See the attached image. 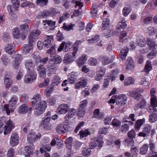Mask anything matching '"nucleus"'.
<instances>
[{
    "label": "nucleus",
    "instance_id": "obj_1",
    "mask_svg": "<svg viewBox=\"0 0 157 157\" xmlns=\"http://www.w3.org/2000/svg\"><path fill=\"white\" fill-rule=\"evenodd\" d=\"M41 97L39 94L33 96L31 99V105L33 108V113L36 116H39L44 113L47 104L45 101H41Z\"/></svg>",
    "mask_w": 157,
    "mask_h": 157
},
{
    "label": "nucleus",
    "instance_id": "obj_2",
    "mask_svg": "<svg viewBox=\"0 0 157 157\" xmlns=\"http://www.w3.org/2000/svg\"><path fill=\"white\" fill-rule=\"evenodd\" d=\"M62 61L61 57L58 55H55L49 60L47 66L48 71L49 72L48 73V76H51V74L56 70L57 68L55 67V63L59 64Z\"/></svg>",
    "mask_w": 157,
    "mask_h": 157
},
{
    "label": "nucleus",
    "instance_id": "obj_3",
    "mask_svg": "<svg viewBox=\"0 0 157 157\" xmlns=\"http://www.w3.org/2000/svg\"><path fill=\"white\" fill-rule=\"evenodd\" d=\"M146 41L149 50L151 51L150 53L147 54V57L151 59L155 56L157 54V51L156 50L157 45L155 43L153 42L152 40L150 38L147 37Z\"/></svg>",
    "mask_w": 157,
    "mask_h": 157
},
{
    "label": "nucleus",
    "instance_id": "obj_4",
    "mask_svg": "<svg viewBox=\"0 0 157 157\" xmlns=\"http://www.w3.org/2000/svg\"><path fill=\"white\" fill-rule=\"evenodd\" d=\"M72 128L68 123L58 124L56 128V132L59 134H63L72 130Z\"/></svg>",
    "mask_w": 157,
    "mask_h": 157
},
{
    "label": "nucleus",
    "instance_id": "obj_5",
    "mask_svg": "<svg viewBox=\"0 0 157 157\" xmlns=\"http://www.w3.org/2000/svg\"><path fill=\"white\" fill-rule=\"evenodd\" d=\"M28 33L27 30H14L13 32V36L15 38L24 40Z\"/></svg>",
    "mask_w": 157,
    "mask_h": 157
},
{
    "label": "nucleus",
    "instance_id": "obj_6",
    "mask_svg": "<svg viewBox=\"0 0 157 157\" xmlns=\"http://www.w3.org/2000/svg\"><path fill=\"white\" fill-rule=\"evenodd\" d=\"M41 135L39 133H36L33 131H31L29 132L27 136V140L31 142H35L38 139H40Z\"/></svg>",
    "mask_w": 157,
    "mask_h": 157
},
{
    "label": "nucleus",
    "instance_id": "obj_7",
    "mask_svg": "<svg viewBox=\"0 0 157 157\" xmlns=\"http://www.w3.org/2000/svg\"><path fill=\"white\" fill-rule=\"evenodd\" d=\"M36 75L35 72H28L24 78V82L26 83L33 82L36 79Z\"/></svg>",
    "mask_w": 157,
    "mask_h": 157
},
{
    "label": "nucleus",
    "instance_id": "obj_8",
    "mask_svg": "<svg viewBox=\"0 0 157 157\" xmlns=\"http://www.w3.org/2000/svg\"><path fill=\"white\" fill-rule=\"evenodd\" d=\"M152 128V126L150 124H147L144 126L142 131L140 132L138 134L140 137H146L149 136L151 131Z\"/></svg>",
    "mask_w": 157,
    "mask_h": 157
},
{
    "label": "nucleus",
    "instance_id": "obj_9",
    "mask_svg": "<svg viewBox=\"0 0 157 157\" xmlns=\"http://www.w3.org/2000/svg\"><path fill=\"white\" fill-rule=\"evenodd\" d=\"M30 34H29L28 38V41L29 43L34 42L35 43L36 41V38L35 37H37L40 35L41 33L40 30H30Z\"/></svg>",
    "mask_w": 157,
    "mask_h": 157
},
{
    "label": "nucleus",
    "instance_id": "obj_10",
    "mask_svg": "<svg viewBox=\"0 0 157 157\" xmlns=\"http://www.w3.org/2000/svg\"><path fill=\"white\" fill-rule=\"evenodd\" d=\"M14 127V123L10 119H9L6 121L5 126L4 134V135H7L10 133Z\"/></svg>",
    "mask_w": 157,
    "mask_h": 157
},
{
    "label": "nucleus",
    "instance_id": "obj_11",
    "mask_svg": "<svg viewBox=\"0 0 157 157\" xmlns=\"http://www.w3.org/2000/svg\"><path fill=\"white\" fill-rule=\"evenodd\" d=\"M72 44V43L70 41L67 42L63 41L61 43L59 47L58 48V51L59 52H61L63 50L65 52H67L71 48Z\"/></svg>",
    "mask_w": 157,
    "mask_h": 157
},
{
    "label": "nucleus",
    "instance_id": "obj_12",
    "mask_svg": "<svg viewBox=\"0 0 157 157\" xmlns=\"http://www.w3.org/2000/svg\"><path fill=\"white\" fill-rule=\"evenodd\" d=\"M34 145L32 143H29L25 147V157H31L34 150Z\"/></svg>",
    "mask_w": 157,
    "mask_h": 157
},
{
    "label": "nucleus",
    "instance_id": "obj_13",
    "mask_svg": "<svg viewBox=\"0 0 157 157\" xmlns=\"http://www.w3.org/2000/svg\"><path fill=\"white\" fill-rule=\"evenodd\" d=\"M51 120L49 118L43 117L39 125L43 126L44 128L49 130L52 126V124L50 123Z\"/></svg>",
    "mask_w": 157,
    "mask_h": 157
},
{
    "label": "nucleus",
    "instance_id": "obj_14",
    "mask_svg": "<svg viewBox=\"0 0 157 157\" xmlns=\"http://www.w3.org/2000/svg\"><path fill=\"white\" fill-rule=\"evenodd\" d=\"M0 108L2 112L5 111L7 115H9L11 113H12L15 109V107L10 105L9 103L5 104L4 106H2Z\"/></svg>",
    "mask_w": 157,
    "mask_h": 157
},
{
    "label": "nucleus",
    "instance_id": "obj_15",
    "mask_svg": "<svg viewBox=\"0 0 157 157\" xmlns=\"http://www.w3.org/2000/svg\"><path fill=\"white\" fill-rule=\"evenodd\" d=\"M19 142V137L17 134L16 132H13L10 137V145L12 147L15 146L18 144Z\"/></svg>",
    "mask_w": 157,
    "mask_h": 157
},
{
    "label": "nucleus",
    "instance_id": "obj_16",
    "mask_svg": "<svg viewBox=\"0 0 157 157\" xmlns=\"http://www.w3.org/2000/svg\"><path fill=\"white\" fill-rule=\"evenodd\" d=\"M32 110V108H29L26 104H24L19 106L17 109V112L19 114H24L29 111L31 112Z\"/></svg>",
    "mask_w": 157,
    "mask_h": 157
},
{
    "label": "nucleus",
    "instance_id": "obj_17",
    "mask_svg": "<svg viewBox=\"0 0 157 157\" xmlns=\"http://www.w3.org/2000/svg\"><path fill=\"white\" fill-rule=\"evenodd\" d=\"M12 62V66L14 68H17L21 62L22 59L21 55L17 54L14 56Z\"/></svg>",
    "mask_w": 157,
    "mask_h": 157
},
{
    "label": "nucleus",
    "instance_id": "obj_18",
    "mask_svg": "<svg viewBox=\"0 0 157 157\" xmlns=\"http://www.w3.org/2000/svg\"><path fill=\"white\" fill-rule=\"evenodd\" d=\"M69 108L68 105L63 104L59 106L57 109V112L59 114H65L68 112Z\"/></svg>",
    "mask_w": 157,
    "mask_h": 157
},
{
    "label": "nucleus",
    "instance_id": "obj_19",
    "mask_svg": "<svg viewBox=\"0 0 157 157\" xmlns=\"http://www.w3.org/2000/svg\"><path fill=\"white\" fill-rule=\"evenodd\" d=\"M127 99V97L125 95L121 94L116 98V103L118 105H123L126 103Z\"/></svg>",
    "mask_w": 157,
    "mask_h": 157
},
{
    "label": "nucleus",
    "instance_id": "obj_20",
    "mask_svg": "<svg viewBox=\"0 0 157 157\" xmlns=\"http://www.w3.org/2000/svg\"><path fill=\"white\" fill-rule=\"evenodd\" d=\"M34 42L29 43V44L25 45L23 48V52L25 54H30L32 53L33 49V45Z\"/></svg>",
    "mask_w": 157,
    "mask_h": 157
},
{
    "label": "nucleus",
    "instance_id": "obj_21",
    "mask_svg": "<svg viewBox=\"0 0 157 157\" xmlns=\"http://www.w3.org/2000/svg\"><path fill=\"white\" fill-rule=\"evenodd\" d=\"M88 58L86 54H82L76 60V62L79 67L84 65L86 62Z\"/></svg>",
    "mask_w": 157,
    "mask_h": 157
},
{
    "label": "nucleus",
    "instance_id": "obj_22",
    "mask_svg": "<svg viewBox=\"0 0 157 157\" xmlns=\"http://www.w3.org/2000/svg\"><path fill=\"white\" fill-rule=\"evenodd\" d=\"M74 58L72 56L71 53H67L64 56L63 62L64 63L67 65L74 62Z\"/></svg>",
    "mask_w": 157,
    "mask_h": 157
},
{
    "label": "nucleus",
    "instance_id": "obj_23",
    "mask_svg": "<svg viewBox=\"0 0 157 157\" xmlns=\"http://www.w3.org/2000/svg\"><path fill=\"white\" fill-rule=\"evenodd\" d=\"M25 65L28 72H34L33 70L34 67V64L33 61L31 60H26Z\"/></svg>",
    "mask_w": 157,
    "mask_h": 157
},
{
    "label": "nucleus",
    "instance_id": "obj_24",
    "mask_svg": "<svg viewBox=\"0 0 157 157\" xmlns=\"http://www.w3.org/2000/svg\"><path fill=\"white\" fill-rule=\"evenodd\" d=\"M152 114L150 116L149 121L150 123H154L157 121V109H151Z\"/></svg>",
    "mask_w": 157,
    "mask_h": 157
},
{
    "label": "nucleus",
    "instance_id": "obj_25",
    "mask_svg": "<svg viewBox=\"0 0 157 157\" xmlns=\"http://www.w3.org/2000/svg\"><path fill=\"white\" fill-rule=\"evenodd\" d=\"M87 84V82L86 79L83 78H81L79 81L76 83L75 87L77 89L83 88L86 86Z\"/></svg>",
    "mask_w": 157,
    "mask_h": 157
},
{
    "label": "nucleus",
    "instance_id": "obj_26",
    "mask_svg": "<svg viewBox=\"0 0 157 157\" xmlns=\"http://www.w3.org/2000/svg\"><path fill=\"white\" fill-rule=\"evenodd\" d=\"M54 37L53 36H47L45 38L43 44L44 46L48 47L50 46L53 41Z\"/></svg>",
    "mask_w": 157,
    "mask_h": 157
},
{
    "label": "nucleus",
    "instance_id": "obj_27",
    "mask_svg": "<svg viewBox=\"0 0 157 157\" xmlns=\"http://www.w3.org/2000/svg\"><path fill=\"white\" fill-rule=\"evenodd\" d=\"M1 60L3 66L6 67L10 63V57L7 55H3L1 57Z\"/></svg>",
    "mask_w": 157,
    "mask_h": 157
},
{
    "label": "nucleus",
    "instance_id": "obj_28",
    "mask_svg": "<svg viewBox=\"0 0 157 157\" xmlns=\"http://www.w3.org/2000/svg\"><path fill=\"white\" fill-rule=\"evenodd\" d=\"M37 70L41 78H44L46 77V69L42 65H40L37 68Z\"/></svg>",
    "mask_w": 157,
    "mask_h": 157
},
{
    "label": "nucleus",
    "instance_id": "obj_29",
    "mask_svg": "<svg viewBox=\"0 0 157 157\" xmlns=\"http://www.w3.org/2000/svg\"><path fill=\"white\" fill-rule=\"evenodd\" d=\"M145 120L144 118L137 120L135 123V128L136 130L139 131L141 126L145 123Z\"/></svg>",
    "mask_w": 157,
    "mask_h": 157
},
{
    "label": "nucleus",
    "instance_id": "obj_30",
    "mask_svg": "<svg viewBox=\"0 0 157 157\" xmlns=\"http://www.w3.org/2000/svg\"><path fill=\"white\" fill-rule=\"evenodd\" d=\"M77 73L76 72H72L69 74L68 77L70 83H74L76 80Z\"/></svg>",
    "mask_w": 157,
    "mask_h": 157
},
{
    "label": "nucleus",
    "instance_id": "obj_31",
    "mask_svg": "<svg viewBox=\"0 0 157 157\" xmlns=\"http://www.w3.org/2000/svg\"><path fill=\"white\" fill-rule=\"evenodd\" d=\"M101 59V60L102 63L104 65H107L111 62L115 58V56H112V59H109L106 56H102L100 57Z\"/></svg>",
    "mask_w": 157,
    "mask_h": 157
},
{
    "label": "nucleus",
    "instance_id": "obj_32",
    "mask_svg": "<svg viewBox=\"0 0 157 157\" xmlns=\"http://www.w3.org/2000/svg\"><path fill=\"white\" fill-rule=\"evenodd\" d=\"M135 136V132L134 130H131L129 133H128V144H134V141L133 138Z\"/></svg>",
    "mask_w": 157,
    "mask_h": 157
},
{
    "label": "nucleus",
    "instance_id": "obj_33",
    "mask_svg": "<svg viewBox=\"0 0 157 157\" xmlns=\"http://www.w3.org/2000/svg\"><path fill=\"white\" fill-rule=\"evenodd\" d=\"M5 50L6 52L10 55L13 54L15 52L14 49L13 48V46L10 44L6 45Z\"/></svg>",
    "mask_w": 157,
    "mask_h": 157
},
{
    "label": "nucleus",
    "instance_id": "obj_34",
    "mask_svg": "<svg viewBox=\"0 0 157 157\" xmlns=\"http://www.w3.org/2000/svg\"><path fill=\"white\" fill-rule=\"evenodd\" d=\"M128 48L127 47H125L123 48L121 51L120 54V57L122 60L125 59L127 55Z\"/></svg>",
    "mask_w": 157,
    "mask_h": 157
},
{
    "label": "nucleus",
    "instance_id": "obj_35",
    "mask_svg": "<svg viewBox=\"0 0 157 157\" xmlns=\"http://www.w3.org/2000/svg\"><path fill=\"white\" fill-rule=\"evenodd\" d=\"M104 117L103 114L100 113V110L99 109H96L93 112V117L99 119H101Z\"/></svg>",
    "mask_w": 157,
    "mask_h": 157
},
{
    "label": "nucleus",
    "instance_id": "obj_36",
    "mask_svg": "<svg viewBox=\"0 0 157 157\" xmlns=\"http://www.w3.org/2000/svg\"><path fill=\"white\" fill-rule=\"evenodd\" d=\"M109 21L108 18H106L104 19L101 25V29H109Z\"/></svg>",
    "mask_w": 157,
    "mask_h": 157
},
{
    "label": "nucleus",
    "instance_id": "obj_37",
    "mask_svg": "<svg viewBox=\"0 0 157 157\" xmlns=\"http://www.w3.org/2000/svg\"><path fill=\"white\" fill-rule=\"evenodd\" d=\"M129 94L131 97H133L136 100H139L141 98V95L139 93L134 91H130Z\"/></svg>",
    "mask_w": 157,
    "mask_h": 157
},
{
    "label": "nucleus",
    "instance_id": "obj_38",
    "mask_svg": "<svg viewBox=\"0 0 157 157\" xmlns=\"http://www.w3.org/2000/svg\"><path fill=\"white\" fill-rule=\"evenodd\" d=\"M100 40V37L98 35H96L95 36H92L91 38H89L87 40L88 42L90 43H94L97 42Z\"/></svg>",
    "mask_w": 157,
    "mask_h": 157
},
{
    "label": "nucleus",
    "instance_id": "obj_39",
    "mask_svg": "<svg viewBox=\"0 0 157 157\" xmlns=\"http://www.w3.org/2000/svg\"><path fill=\"white\" fill-rule=\"evenodd\" d=\"M134 68V64L132 58H128V72L130 71H132Z\"/></svg>",
    "mask_w": 157,
    "mask_h": 157
},
{
    "label": "nucleus",
    "instance_id": "obj_40",
    "mask_svg": "<svg viewBox=\"0 0 157 157\" xmlns=\"http://www.w3.org/2000/svg\"><path fill=\"white\" fill-rule=\"evenodd\" d=\"M128 122V118H124L122 120V125L121 127L122 131L123 132H126L127 130L128 124H124L125 123H127Z\"/></svg>",
    "mask_w": 157,
    "mask_h": 157
},
{
    "label": "nucleus",
    "instance_id": "obj_41",
    "mask_svg": "<svg viewBox=\"0 0 157 157\" xmlns=\"http://www.w3.org/2000/svg\"><path fill=\"white\" fill-rule=\"evenodd\" d=\"M151 107L153 109H156L155 108L157 107V99L156 96L151 97L150 98Z\"/></svg>",
    "mask_w": 157,
    "mask_h": 157
},
{
    "label": "nucleus",
    "instance_id": "obj_42",
    "mask_svg": "<svg viewBox=\"0 0 157 157\" xmlns=\"http://www.w3.org/2000/svg\"><path fill=\"white\" fill-rule=\"evenodd\" d=\"M60 78L58 75H56L52 78V83L54 86H57L60 83Z\"/></svg>",
    "mask_w": 157,
    "mask_h": 157
},
{
    "label": "nucleus",
    "instance_id": "obj_43",
    "mask_svg": "<svg viewBox=\"0 0 157 157\" xmlns=\"http://www.w3.org/2000/svg\"><path fill=\"white\" fill-rule=\"evenodd\" d=\"M76 114V110L73 108H71L70 109L68 113L66 115V117L69 119L73 117Z\"/></svg>",
    "mask_w": 157,
    "mask_h": 157
},
{
    "label": "nucleus",
    "instance_id": "obj_44",
    "mask_svg": "<svg viewBox=\"0 0 157 157\" xmlns=\"http://www.w3.org/2000/svg\"><path fill=\"white\" fill-rule=\"evenodd\" d=\"M127 24L124 20H123L121 22H119L117 25V29H121L126 28Z\"/></svg>",
    "mask_w": 157,
    "mask_h": 157
},
{
    "label": "nucleus",
    "instance_id": "obj_45",
    "mask_svg": "<svg viewBox=\"0 0 157 157\" xmlns=\"http://www.w3.org/2000/svg\"><path fill=\"white\" fill-rule=\"evenodd\" d=\"M91 153V151L90 148L88 147L83 148L82 151V154L85 156H89Z\"/></svg>",
    "mask_w": 157,
    "mask_h": 157
},
{
    "label": "nucleus",
    "instance_id": "obj_46",
    "mask_svg": "<svg viewBox=\"0 0 157 157\" xmlns=\"http://www.w3.org/2000/svg\"><path fill=\"white\" fill-rule=\"evenodd\" d=\"M143 37L142 36L138 37L136 39V42L139 46L143 47L145 45V42Z\"/></svg>",
    "mask_w": 157,
    "mask_h": 157
},
{
    "label": "nucleus",
    "instance_id": "obj_47",
    "mask_svg": "<svg viewBox=\"0 0 157 157\" xmlns=\"http://www.w3.org/2000/svg\"><path fill=\"white\" fill-rule=\"evenodd\" d=\"M90 131L87 129L84 130H82L79 132L80 138L81 139L87 136L88 135H90Z\"/></svg>",
    "mask_w": 157,
    "mask_h": 157
},
{
    "label": "nucleus",
    "instance_id": "obj_48",
    "mask_svg": "<svg viewBox=\"0 0 157 157\" xmlns=\"http://www.w3.org/2000/svg\"><path fill=\"white\" fill-rule=\"evenodd\" d=\"M152 66L151 62L149 61H147L145 65L144 69V71L148 74L149 72L151 70Z\"/></svg>",
    "mask_w": 157,
    "mask_h": 157
},
{
    "label": "nucleus",
    "instance_id": "obj_49",
    "mask_svg": "<svg viewBox=\"0 0 157 157\" xmlns=\"http://www.w3.org/2000/svg\"><path fill=\"white\" fill-rule=\"evenodd\" d=\"M43 23L44 25H46V24H48L49 26L55 27L56 22L55 21H53L51 20H46L45 21L43 20Z\"/></svg>",
    "mask_w": 157,
    "mask_h": 157
},
{
    "label": "nucleus",
    "instance_id": "obj_50",
    "mask_svg": "<svg viewBox=\"0 0 157 157\" xmlns=\"http://www.w3.org/2000/svg\"><path fill=\"white\" fill-rule=\"evenodd\" d=\"M148 148V146L147 144H144L140 148V152L141 154L145 155L147 153Z\"/></svg>",
    "mask_w": 157,
    "mask_h": 157
},
{
    "label": "nucleus",
    "instance_id": "obj_51",
    "mask_svg": "<svg viewBox=\"0 0 157 157\" xmlns=\"http://www.w3.org/2000/svg\"><path fill=\"white\" fill-rule=\"evenodd\" d=\"M18 100V98L17 97L13 96L11 97V99L9 101V103L15 107Z\"/></svg>",
    "mask_w": 157,
    "mask_h": 157
},
{
    "label": "nucleus",
    "instance_id": "obj_52",
    "mask_svg": "<svg viewBox=\"0 0 157 157\" xmlns=\"http://www.w3.org/2000/svg\"><path fill=\"white\" fill-rule=\"evenodd\" d=\"M118 72L117 70H113L111 72L110 77L111 78V80L113 81L115 80L117 77V74Z\"/></svg>",
    "mask_w": 157,
    "mask_h": 157
},
{
    "label": "nucleus",
    "instance_id": "obj_53",
    "mask_svg": "<svg viewBox=\"0 0 157 157\" xmlns=\"http://www.w3.org/2000/svg\"><path fill=\"white\" fill-rule=\"evenodd\" d=\"M70 16V14L68 13H63L62 16L59 17V24L61 23L63 21L67 19Z\"/></svg>",
    "mask_w": 157,
    "mask_h": 157
},
{
    "label": "nucleus",
    "instance_id": "obj_54",
    "mask_svg": "<svg viewBox=\"0 0 157 157\" xmlns=\"http://www.w3.org/2000/svg\"><path fill=\"white\" fill-rule=\"evenodd\" d=\"M98 62L97 59L94 58H90L88 61V64L91 66L96 65Z\"/></svg>",
    "mask_w": 157,
    "mask_h": 157
},
{
    "label": "nucleus",
    "instance_id": "obj_55",
    "mask_svg": "<svg viewBox=\"0 0 157 157\" xmlns=\"http://www.w3.org/2000/svg\"><path fill=\"white\" fill-rule=\"evenodd\" d=\"M129 144V145H131L132 146L131 148V152L133 155L132 156H136L137 155L138 152V150L136 147L134 146V144L132 145L131 144V143H130V144Z\"/></svg>",
    "mask_w": 157,
    "mask_h": 157
},
{
    "label": "nucleus",
    "instance_id": "obj_56",
    "mask_svg": "<svg viewBox=\"0 0 157 157\" xmlns=\"http://www.w3.org/2000/svg\"><path fill=\"white\" fill-rule=\"evenodd\" d=\"M56 12V10L53 9V10L50 12L48 11H44L41 14V16L43 18H45L50 15V14H52Z\"/></svg>",
    "mask_w": 157,
    "mask_h": 157
},
{
    "label": "nucleus",
    "instance_id": "obj_57",
    "mask_svg": "<svg viewBox=\"0 0 157 157\" xmlns=\"http://www.w3.org/2000/svg\"><path fill=\"white\" fill-rule=\"evenodd\" d=\"M135 115L134 114H131L129 115V117L128 118V124L132 125L134 123L133 122L136 121L135 118Z\"/></svg>",
    "mask_w": 157,
    "mask_h": 157
},
{
    "label": "nucleus",
    "instance_id": "obj_58",
    "mask_svg": "<svg viewBox=\"0 0 157 157\" xmlns=\"http://www.w3.org/2000/svg\"><path fill=\"white\" fill-rule=\"evenodd\" d=\"M48 0H36V3L37 4L41 6H46L47 5Z\"/></svg>",
    "mask_w": 157,
    "mask_h": 157
},
{
    "label": "nucleus",
    "instance_id": "obj_59",
    "mask_svg": "<svg viewBox=\"0 0 157 157\" xmlns=\"http://www.w3.org/2000/svg\"><path fill=\"white\" fill-rule=\"evenodd\" d=\"M11 2L13 5L14 10H17L20 5V2L17 0H11Z\"/></svg>",
    "mask_w": 157,
    "mask_h": 157
},
{
    "label": "nucleus",
    "instance_id": "obj_60",
    "mask_svg": "<svg viewBox=\"0 0 157 157\" xmlns=\"http://www.w3.org/2000/svg\"><path fill=\"white\" fill-rule=\"evenodd\" d=\"M146 102L144 100H142L137 104V105L140 108L143 109L146 107Z\"/></svg>",
    "mask_w": 157,
    "mask_h": 157
},
{
    "label": "nucleus",
    "instance_id": "obj_61",
    "mask_svg": "<svg viewBox=\"0 0 157 157\" xmlns=\"http://www.w3.org/2000/svg\"><path fill=\"white\" fill-rule=\"evenodd\" d=\"M57 39L58 41H61L64 39L63 35L59 30L56 35Z\"/></svg>",
    "mask_w": 157,
    "mask_h": 157
},
{
    "label": "nucleus",
    "instance_id": "obj_62",
    "mask_svg": "<svg viewBox=\"0 0 157 157\" xmlns=\"http://www.w3.org/2000/svg\"><path fill=\"white\" fill-rule=\"evenodd\" d=\"M105 70L104 68L99 67L97 69L96 74H98L103 76L105 74Z\"/></svg>",
    "mask_w": 157,
    "mask_h": 157
},
{
    "label": "nucleus",
    "instance_id": "obj_63",
    "mask_svg": "<svg viewBox=\"0 0 157 157\" xmlns=\"http://www.w3.org/2000/svg\"><path fill=\"white\" fill-rule=\"evenodd\" d=\"M15 151L13 148H10L8 150L7 154L8 157H14Z\"/></svg>",
    "mask_w": 157,
    "mask_h": 157
},
{
    "label": "nucleus",
    "instance_id": "obj_64",
    "mask_svg": "<svg viewBox=\"0 0 157 157\" xmlns=\"http://www.w3.org/2000/svg\"><path fill=\"white\" fill-rule=\"evenodd\" d=\"M112 123L113 126L118 127L120 125L121 122L119 120L116 119H114L113 120Z\"/></svg>",
    "mask_w": 157,
    "mask_h": 157
}]
</instances>
